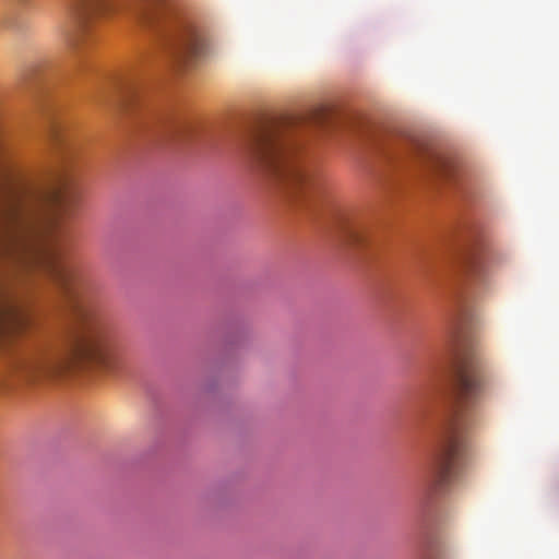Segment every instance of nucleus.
Segmentation results:
<instances>
[{
  "instance_id": "nucleus-1",
  "label": "nucleus",
  "mask_w": 559,
  "mask_h": 559,
  "mask_svg": "<svg viewBox=\"0 0 559 559\" xmlns=\"http://www.w3.org/2000/svg\"><path fill=\"white\" fill-rule=\"evenodd\" d=\"M323 112L307 118L270 119L255 126L245 144L252 163L282 185L293 195L308 193L316 188L314 176L301 167L296 156L301 146L297 133L323 122Z\"/></svg>"
},
{
  "instance_id": "nucleus-6",
  "label": "nucleus",
  "mask_w": 559,
  "mask_h": 559,
  "mask_svg": "<svg viewBox=\"0 0 559 559\" xmlns=\"http://www.w3.org/2000/svg\"><path fill=\"white\" fill-rule=\"evenodd\" d=\"M40 64L29 63L21 72L17 81V90L21 93L29 94L36 102H39L43 91L39 83Z\"/></svg>"
},
{
  "instance_id": "nucleus-4",
  "label": "nucleus",
  "mask_w": 559,
  "mask_h": 559,
  "mask_svg": "<svg viewBox=\"0 0 559 559\" xmlns=\"http://www.w3.org/2000/svg\"><path fill=\"white\" fill-rule=\"evenodd\" d=\"M73 27L66 45L69 55L67 75L82 71L93 46L94 24L114 8V0H70Z\"/></svg>"
},
{
  "instance_id": "nucleus-5",
  "label": "nucleus",
  "mask_w": 559,
  "mask_h": 559,
  "mask_svg": "<svg viewBox=\"0 0 559 559\" xmlns=\"http://www.w3.org/2000/svg\"><path fill=\"white\" fill-rule=\"evenodd\" d=\"M340 234L352 246H362L369 237V226L359 219L345 217L340 221Z\"/></svg>"
},
{
  "instance_id": "nucleus-2",
  "label": "nucleus",
  "mask_w": 559,
  "mask_h": 559,
  "mask_svg": "<svg viewBox=\"0 0 559 559\" xmlns=\"http://www.w3.org/2000/svg\"><path fill=\"white\" fill-rule=\"evenodd\" d=\"M481 392L478 361L474 355L457 357L453 366V406L448 412L438 445L430 463V481L443 489L456 476L466 448V431L471 425L469 409Z\"/></svg>"
},
{
  "instance_id": "nucleus-3",
  "label": "nucleus",
  "mask_w": 559,
  "mask_h": 559,
  "mask_svg": "<svg viewBox=\"0 0 559 559\" xmlns=\"http://www.w3.org/2000/svg\"><path fill=\"white\" fill-rule=\"evenodd\" d=\"M138 21L155 29L178 62L189 63L201 58L206 40L186 15L169 8L164 0H141L133 9Z\"/></svg>"
},
{
  "instance_id": "nucleus-9",
  "label": "nucleus",
  "mask_w": 559,
  "mask_h": 559,
  "mask_svg": "<svg viewBox=\"0 0 559 559\" xmlns=\"http://www.w3.org/2000/svg\"><path fill=\"white\" fill-rule=\"evenodd\" d=\"M133 87L129 86V85H122V86H119V93L122 94L123 97H131V94L133 93L132 91Z\"/></svg>"
},
{
  "instance_id": "nucleus-7",
  "label": "nucleus",
  "mask_w": 559,
  "mask_h": 559,
  "mask_svg": "<svg viewBox=\"0 0 559 559\" xmlns=\"http://www.w3.org/2000/svg\"><path fill=\"white\" fill-rule=\"evenodd\" d=\"M164 131L167 138L181 141L189 136L192 132V127L185 120H171L165 123Z\"/></svg>"
},
{
  "instance_id": "nucleus-10",
  "label": "nucleus",
  "mask_w": 559,
  "mask_h": 559,
  "mask_svg": "<svg viewBox=\"0 0 559 559\" xmlns=\"http://www.w3.org/2000/svg\"><path fill=\"white\" fill-rule=\"evenodd\" d=\"M103 98H105V95H99V102H102Z\"/></svg>"
},
{
  "instance_id": "nucleus-8",
  "label": "nucleus",
  "mask_w": 559,
  "mask_h": 559,
  "mask_svg": "<svg viewBox=\"0 0 559 559\" xmlns=\"http://www.w3.org/2000/svg\"><path fill=\"white\" fill-rule=\"evenodd\" d=\"M47 120L50 136L53 141H61L62 126L60 122H58L55 116L50 112H47Z\"/></svg>"
}]
</instances>
